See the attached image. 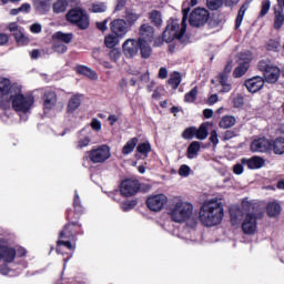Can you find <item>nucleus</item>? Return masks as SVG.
I'll return each mask as SVG.
<instances>
[{"instance_id": "nucleus-61", "label": "nucleus", "mask_w": 284, "mask_h": 284, "mask_svg": "<svg viewBox=\"0 0 284 284\" xmlns=\"http://www.w3.org/2000/svg\"><path fill=\"white\" fill-rule=\"evenodd\" d=\"M21 28H19V24H17V22H11L8 24V30L10 32H12V34H14L16 32H18Z\"/></svg>"}, {"instance_id": "nucleus-54", "label": "nucleus", "mask_w": 284, "mask_h": 284, "mask_svg": "<svg viewBox=\"0 0 284 284\" xmlns=\"http://www.w3.org/2000/svg\"><path fill=\"white\" fill-rule=\"evenodd\" d=\"M271 7H272V2H270V0H264L262 2V9L260 12V17H265V14H267V12H270Z\"/></svg>"}, {"instance_id": "nucleus-34", "label": "nucleus", "mask_w": 284, "mask_h": 284, "mask_svg": "<svg viewBox=\"0 0 284 284\" xmlns=\"http://www.w3.org/2000/svg\"><path fill=\"white\" fill-rule=\"evenodd\" d=\"M136 143H139V139L133 138L129 140L125 145L122 149L123 154H132L134 152V149L136 148Z\"/></svg>"}, {"instance_id": "nucleus-24", "label": "nucleus", "mask_w": 284, "mask_h": 284, "mask_svg": "<svg viewBox=\"0 0 284 284\" xmlns=\"http://www.w3.org/2000/svg\"><path fill=\"white\" fill-rule=\"evenodd\" d=\"M70 6V0H55L52 4V10L54 14H63L68 7Z\"/></svg>"}, {"instance_id": "nucleus-6", "label": "nucleus", "mask_w": 284, "mask_h": 284, "mask_svg": "<svg viewBox=\"0 0 284 284\" xmlns=\"http://www.w3.org/2000/svg\"><path fill=\"white\" fill-rule=\"evenodd\" d=\"M58 254H70L72 252V225L68 224L60 233L57 246Z\"/></svg>"}, {"instance_id": "nucleus-29", "label": "nucleus", "mask_w": 284, "mask_h": 284, "mask_svg": "<svg viewBox=\"0 0 284 284\" xmlns=\"http://www.w3.org/2000/svg\"><path fill=\"white\" fill-rule=\"evenodd\" d=\"M266 212L271 217L278 216V214H281V204L276 201L270 202L267 204Z\"/></svg>"}, {"instance_id": "nucleus-48", "label": "nucleus", "mask_w": 284, "mask_h": 284, "mask_svg": "<svg viewBox=\"0 0 284 284\" xmlns=\"http://www.w3.org/2000/svg\"><path fill=\"white\" fill-rule=\"evenodd\" d=\"M206 3L210 10H219L223 6V0H207Z\"/></svg>"}, {"instance_id": "nucleus-30", "label": "nucleus", "mask_w": 284, "mask_h": 284, "mask_svg": "<svg viewBox=\"0 0 284 284\" xmlns=\"http://www.w3.org/2000/svg\"><path fill=\"white\" fill-rule=\"evenodd\" d=\"M233 125H236V118L232 115H225L220 121V128L223 130H227V128H233Z\"/></svg>"}, {"instance_id": "nucleus-52", "label": "nucleus", "mask_w": 284, "mask_h": 284, "mask_svg": "<svg viewBox=\"0 0 284 284\" xmlns=\"http://www.w3.org/2000/svg\"><path fill=\"white\" fill-rule=\"evenodd\" d=\"M191 172H192V169L186 164H182L179 169V174L181 176H183L184 179H187V176H190Z\"/></svg>"}, {"instance_id": "nucleus-12", "label": "nucleus", "mask_w": 284, "mask_h": 284, "mask_svg": "<svg viewBox=\"0 0 284 284\" xmlns=\"http://www.w3.org/2000/svg\"><path fill=\"white\" fill-rule=\"evenodd\" d=\"M6 241L0 237V254L3 263H12L17 257V250L14 247L3 244Z\"/></svg>"}, {"instance_id": "nucleus-2", "label": "nucleus", "mask_w": 284, "mask_h": 284, "mask_svg": "<svg viewBox=\"0 0 284 284\" xmlns=\"http://www.w3.org/2000/svg\"><path fill=\"white\" fill-rule=\"evenodd\" d=\"M223 202L220 199L205 201L200 209V221L205 227H214L223 221Z\"/></svg>"}, {"instance_id": "nucleus-44", "label": "nucleus", "mask_w": 284, "mask_h": 284, "mask_svg": "<svg viewBox=\"0 0 284 284\" xmlns=\"http://www.w3.org/2000/svg\"><path fill=\"white\" fill-rule=\"evenodd\" d=\"M8 265H10V263L6 262L0 265V274H2V276H14V271Z\"/></svg>"}, {"instance_id": "nucleus-56", "label": "nucleus", "mask_w": 284, "mask_h": 284, "mask_svg": "<svg viewBox=\"0 0 284 284\" xmlns=\"http://www.w3.org/2000/svg\"><path fill=\"white\" fill-rule=\"evenodd\" d=\"M109 57L111 61H119V59H121V51L119 49H112Z\"/></svg>"}, {"instance_id": "nucleus-62", "label": "nucleus", "mask_w": 284, "mask_h": 284, "mask_svg": "<svg viewBox=\"0 0 284 284\" xmlns=\"http://www.w3.org/2000/svg\"><path fill=\"white\" fill-rule=\"evenodd\" d=\"M97 28H98V30H101V32H105V30H108V20L98 22Z\"/></svg>"}, {"instance_id": "nucleus-28", "label": "nucleus", "mask_w": 284, "mask_h": 284, "mask_svg": "<svg viewBox=\"0 0 284 284\" xmlns=\"http://www.w3.org/2000/svg\"><path fill=\"white\" fill-rule=\"evenodd\" d=\"M52 41H58L60 43H64L67 45L72 41V34L71 33H63L62 31H58L53 33Z\"/></svg>"}, {"instance_id": "nucleus-47", "label": "nucleus", "mask_w": 284, "mask_h": 284, "mask_svg": "<svg viewBox=\"0 0 284 284\" xmlns=\"http://www.w3.org/2000/svg\"><path fill=\"white\" fill-rule=\"evenodd\" d=\"M245 6L241 7L239 10L236 20H235V28L239 29L241 28V23H243V17H245Z\"/></svg>"}, {"instance_id": "nucleus-55", "label": "nucleus", "mask_w": 284, "mask_h": 284, "mask_svg": "<svg viewBox=\"0 0 284 284\" xmlns=\"http://www.w3.org/2000/svg\"><path fill=\"white\" fill-rule=\"evenodd\" d=\"M242 210L244 212H252V210H254V203L247 199H244L242 201Z\"/></svg>"}, {"instance_id": "nucleus-19", "label": "nucleus", "mask_w": 284, "mask_h": 284, "mask_svg": "<svg viewBox=\"0 0 284 284\" xmlns=\"http://www.w3.org/2000/svg\"><path fill=\"white\" fill-rule=\"evenodd\" d=\"M272 150V142L265 138H258L252 141L251 152H267Z\"/></svg>"}, {"instance_id": "nucleus-50", "label": "nucleus", "mask_w": 284, "mask_h": 284, "mask_svg": "<svg viewBox=\"0 0 284 284\" xmlns=\"http://www.w3.org/2000/svg\"><path fill=\"white\" fill-rule=\"evenodd\" d=\"M134 207H136V200L126 201L121 204L123 212H130V210H133Z\"/></svg>"}, {"instance_id": "nucleus-27", "label": "nucleus", "mask_w": 284, "mask_h": 284, "mask_svg": "<svg viewBox=\"0 0 284 284\" xmlns=\"http://www.w3.org/2000/svg\"><path fill=\"white\" fill-rule=\"evenodd\" d=\"M150 43H152V41H139V50L142 59H150L152 54V47H150Z\"/></svg>"}, {"instance_id": "nucleus-17", "label": "nucleus", "mask_w": 284, "mask_h": 284, "mask_svg": "<svg viewBox=\"0 0 284 284\" xmlns=\"http://www.w3.org/2000/svg\"><path fill=\"white\" fill-rule=\"evenodd\" d=\"M244 85L248 92H251L252 94H256V92L263 90V87L265 85V80L261 77H253L246 80Z\"/></svg>"}, {"instance_id": "nucleus-8", "label": "nucleus", "mask_w": 284, "mask_h": 284, "mask_svg": "<svg viewBox=\"0 0 284 284\" xmlns=\"http://www.w3.org/2000/svg\"><path fill=\"white\" fill-rule=\"evenodd\" d=\"M110 156H112V153L106 144H102L88 152V158L91 163H105Z\"/></svg>"}, {"instance_id": "nucleus-51", "label": "nucleus", "mask_w": 284, "mask_h": 284, "mask_svg": "<svg viewBox=\"0 0 284 284\" xmlns=\"http://www.w3.org/2000/svg\"><path fill=\"white\" fill-rule=\"evenodd\" d=\"M90 125H91V129H92L94 132H101V130H102V128H103V124H102V123L100 122V120L97 119V118H93V119L91 120Z\"/></svg>"}, {"instance_id": "nucleus-11", "label": "nucleus", "mask_w": 284, "mask_h": 284, "mask_svg": "<svg viewBox=\"0 0 284 284\" xmlns=\"http://www.w3.org/2000/svg\"><path fill=\"white\" fill-rule=\"evenodd\" d=\"M122 52L128 59H134L139 54V39H128L122 44Z\"/></svg>"}, {"instance_id": "nucleus-5", "label": "nucleus", "mask_w": 284, "mask_h": 284, "mask_svg": "<svg viewBox=\"0 0 284 284\" xmlns=\"http://www.w3.org/2000/svg\"><path fill=\"white\" fill-rule=\"evenodd\" d=\"M79 3L80 0H73L72 23L80 30H88L90 28V17H88V12Z\"/></svg>"}, {"instance_id": "nucleus-45", "label": "nucleus", "mask_w": 284, "mask_h": 284, "mask_svg": "<svg viewBox=\"0 0 284 284\" xmlns=\"http://www.w3.org/2000/svg\"><path fill=\"white\" fill-rule=\"evenodd\" d=\"M105 10H108V7L103 2L93 3L90 8L91 12H105Z\"/></svg>"}, {"instance_id": "nucleus-1", "label": "nucleus", "mask_w": 284, "mask_h": 284, "mask_svg": "<svg viewBox=\"0 0 284 284\" xmlns=\"http://www.w3.org/2000/svg\"><path fill=\"white\" fill-rule=\"evenodd\" d=\"M0 108L1 110L12 108L18 114H30L34 108V97L24 95L21 87L12 84L8 78L0 77Z\"/></svg>"}, {"instance_id": "nucleus-13", "label": "nucleus", "mask_w": 284, "mask_h": 284, "mask_svg": "<svg viewBox=\"0 0 284 284\" xmlns=\"http://www.w3.org/2000/svg\"><path fill=\"white\" fill-rule=\"evenodd\" d=\"M240 59L243 62H240V65L233 72V77H235V79L243 77V74L247 72L250 68V61H252V53L250 52L241 53Z\"/></svg>"}, {"instance_id": "nucleus-15", "label": "nucleus", "mask_w": 284, "mask_h": 284, "mask_svg": "<svg viewBox=\"0 0 284 284\" xmlns=\"http://www.w3.org/2000/svg\"><path fill=\"white\" fill-rule=\"evenodd\" d=\"M110 29L113 32V34L120 37V39H122V37H124L125 33L130 31V29L128 28V22L123 19L113 20L110 23Z\"/></svg>"}, {"instance_id": "nucleus-7", "label": "nucleus", "mask_w": 284, "mask_h": 284, "mask_svg": "<svg viewBox=\"0 0 284 284\" xmlns=\"http://www.w3.org/2000/svg\"><path fill=\"white\" fill-rule=\"evenodd\" d=\"M258 70L263 72L264 81H266V83H276L281 77V69L271 63L270 60H261Z\"/></svg>"}, {"instance_id": "nucleus-20", "label": "nucleus", "mask_w": 284, "mask_h": 284, "mask_svg": "<svg viewBox=\"0 0 284 284\" xmlns=\"http://www.w3.org/2000/svg\"><path fill=\"white\" fill-rule=\"evenodd\" d=\"M139 41H154V27L144 23L139 28Z\"/></svg>"}, {"instance_id": "nucleus-16", "label": "nucleus", "mask_w": 284, "mask_h": 284, "mask_svg": "<svg viewBox=\"0 0 284 284\" xmlns=\"http://www.w3.org/2000/svg\"><path fill=\"white\" fill-rule=\"evenodd\" d=\"M257 227L256 215L252 213L246 214L242 223L244 234H256Z\"/></svg>"}, {"instance_id": "nucleus-60", "label": "nucleus", "mask_w": 284, "mask_h": 284, "mask_svg": "<svg viewBox=\"0 0 284 284\" xmlns=\"http://www.w3.org/2000/svg\"><path fill=\"white\" fill-rule=\"evenodd\" d=\"M210 141L213 145H219V133L215 130L211 132Z\"/></svg>"}, {"instance_id": "nucleus-37", "label": "nucleus", "mask_w": 284, "mask_h": 284, "mask_svg": "<svg viewBox=\"0 0 284 284\" xmlns=\"http://www.w3.org/2000/svg\"><path fill=\"white\" fill-rule=\"evenodd\" d=\"M273 151L275 154H284V138H277L273 142Z\"/></svg>"}, {"instance_id": "nucleus-39", "label": "nucleus", "mask_w": 284, "mask_h": 284, "mask_svg": "<svg viewBox=\"0 0 284 284\" xmlns=\"http://www.w3.org/2000/svg\"><path fill=\"white\" fill-rule=\"evenodd\" d=\"M119 39H121V37L114 36V34H109L105 37L104 43H105L106 48H115V45H119Z\"/></svg>"}, {"instance_id": "nucleus-64", "label": "nucleus", "mask_w": 284, "mask_h": 284, "mask_svg": "<svg viewBox=\"0 0 284 284\" xmlns=\"http://www.w3.org/2000/svg\"><path fill=\"white\" fill-rule=\"evenodd\" d=\"M31 6H30V3H23V4H21V7H19V10H20V12H30V10H31Z\"/></svg>"}, {"instance_id": "nucleus-21", "label": "nucleus", "mask_w": 284, "mask_h": 284, "mask_svg": "<svg viewBox=\"0 0 284 284\" xmlns=\"http://www.w3.org/2000/svg\"><path fill=\"white\" fill-rule=\"evenodd\" d=\"M53 108H57V93L54 91H47L43 95L44 114H48Z\"/></svg>"}, {"instance_id": "nucleus-63", "label": "nucleus", "mask_w": 284, "mask_h": 284, "mask_svg": "<svg viewBox=\"0 0 284 284\" xmlns=\"http://www.w3.org/2000/svg\"><path fill=\"white\" fill-rule=\"evenodd\" d=\"M277 48H281V44H278V42L271 40L267 43V50H276Z\"/></svg>"}, {"instance_id": "nucleus-33", "label": "nucleus", "mask_w": 284, "mask_h": 284, "mask_svg": "<svg viewBox=\"0 0 284 284\" xmlns=\"http://www.w3.org/2000/svg\"><path fill=\"white\" fill-rule=\"evenodd\" d=\"M136 152H139V154H142L144 155L145 159H148V154L152 152V145L150 144V142H141L136 146Z\"/></svg>"}, {"instance_id": "nucleus-9", "label": "nucleus", "mask_w": 284, "mask_h": 284, "mask_svg": "<svg viewBox=\"0 0 284 284\" xmlns=\"http://www.w3.org/2000/svg\"><path fill=\"white\" fill-rule=\"evenodd\" d=\"M210 19V11L203 8L194 9L190 14V26L193 28H201L206 24Z\"/></svg>"}, {"instance_id": "nucleus-43", "label": "nucleus", "mask_w": 284, "mask_h": 284, "mask_svg": "<svg viewBox=\"0 0 284 284\" xmlns=\"http://www.w3.org/2000/svg\"><path fill=\"white\" fill-rule=\"evenodd\" d=\"M182 136L186 140V141H191V139H194V136H196V128L191 126L187 128L183 131Z\"/></svg>"}, {"instance_id": "nucleus-26", "label": "nucleus", "mask_w": 284, "mask_h": 284, "mask_svg": "<svg viewBox=\"0 0 284 284\" xmlns=\"http://www.w3.org/2000/svg\"><path fill=\"white\" fill-rule=\"evenodd\" d=\"M199 152H201V142L193 141L187 148L186 156L187 159H196Z\"/></svg>"}, {"instance_id": "nucleus-18", "label": "nucleus", "mask_w": 284, "mask_h": 284, "mask_svg": "<svg viewBox=\"0 0 284 284\" xmlns=\"http://www.w3.org/2000/svg\"><path fill=\"white\" fill-rule=\"evenodd\" d=\"M232 72V62H229L224 69V72L220 74L217 81L222 85L221 92H230L232 84L230 83L229 74Z\"/></svg>"}, {"instance_id": "nucleus-59", "label": "nucleus", "mask_w": 284, "mask_h": 284, "mask_svg": "<svg viewBox=\"0 0 284 284\" xmlns=\"http://www.w3.org/2000/svg\"><path fill=\"white\" fill-rule=\"evenodd\" d=\"M30 30L33 34H39L41 33L42 27L40 23H33L31 24Z\"/></svg>"}, {"instance_id": "nucleus-53", "label": "nucleus", "mask_w": 284, "mask_h": 284, "mask_svg": "<svg viewBox=\"0 0 284 284\" xmlns=\"http://www.w3.org/2000/svg\"><path fill=\"white\" fill-rule=\"evenodd\" d=\"M74 209L77 214H81L83 212V206L81 205V200L79 199V193H74V202H73Z\"/></svg>"}, {"instance_id": "nucleus-57", "label": "nucleus", "mask_w": 284, "mask_h": 284, "mask_svg": "<svg viewBox=\"0 0 284 284\" xmlns=\"http://www.w3.org/2000/svg\"><path fill=\"white\" fill-rule=\"evenodd\" d=\"M91 142L92 140L90 139V136H85L78 142L77 146L80 149L88 148V145H90Z\"/></svg>"}, {"instance_id": "nucleus-31", "label": "nucleus", "mask_w": 284, "mask_h": 284, "mask_svg": "<svg viewBox=\"0 0 284 284\" xmlns=\"http://www.w3.org/2000/svg\"><path fill=\"white\" fill-rule=\"evenodd\" d=\"M149 19L153 26H156L160 28V26H163V17L161 16V12L154 10L149 13Z\"/></svg>"}, {"instance_id": "nucleus-10", "label": "nucleus", "mask_w": 284, "mask_h": 284, "mask_svg": "<svg viewBox=\"0 0 284 284\" xmlns=\"http://www.w3.org/2000/svg\"><path fill=\"white\" fill-rule=\"evenodd\" d=\"M168 195L160 193L155 195H150L146 199V206L151 212H161L165 205L169 203Z\"/></svg>"}, {"instance_id": "nucleus-14", "label": "nucleus", "mask_w": 284, "mask_h": 284, "mask_svg": "<svg viewBox=\"0 0 284 284\" xmlns=\"http://www.w3.org/2000/svg\"><path fill=\"white\" fill-rule=\"evenodd\" d=\"M120 192L122 196H134L139 192V181L125 180L121 183Z\"/></svg>"}, {"instance_id": "nucleus-35", "label": "nucleus", "mask_w": 284, "mask_h": 284, "mask_svg": "<svg viewBox=\"0 0 284 284\" xmlns=\"http://www.w3.org/2000/svg\"><path fill=\"white\" fill-rule=\"evenodd\" d=\"M181 81H182L181 73H179V72H173V73L170 75L169 85H170L173 90H176V88H179V85H181Z\"/></svg>"}, {"instance_id": "nucleus-42", "label": "nucleus", "mask_w": 284, "mask_h": 284, "mask_svg": "<svg viewBox=\"0 0 284 284\" xmlns=\"http://www.w3.org/2000/svg\"><path fill=\"white\" fill-rule=\"evenodd\" d=\"M199 94V89L193 88L189 93L185 94L184 101L185 103H194L196 101V95Z\"/></svg>"}, {"instance_id": "nucleus-58", "label": "nucleus", "mask_w": 284, "mask_h": 284, "mask_svg": "<svg viewBox=\"0 0 284 284\" xmlns=\"http://www.w3.org/2000/svg\"><path fill=\"white\" fill-rule=\"evenodd\" d=\"M243 163L241 164V163H237V164H235L234 166H233V172L235 173V174H237V175H241V174H243V172H244V168H243Z\"/></svg>"}, {"instance_id": "nucleus-41", "label": "nucleus", "mask_w": 284, "mask_h": 284, "mask_svg": "<svg viewBox=\"0 0 284 284\" xmlns=\"http://www.w3.org/2000/svg\"><path fill=\"white\" fill-rule=\"evenodd\" d=\"M85 100V95L81 93H75L72 98V110H78L81 106V103Z\"/></svg>"}, {"instance_id": "nucleus-3", "label": "nucleus", "mask_w": 284, "mask_h": 284, "mask_svg": "<svg viewBox=\"0 0 284 284\" xmlns=\"http://www.w3.org/2000/svg\"><path fill=\"white\" fill-rule=\"evenodd\" d=\"M183 18L182 20L171 18L168 21L166 28L162 33V39L165 43H172V41H182L185 36V31L187 30V14H190V8H184L182 10Z\"/></svg>"}, {"instance_id": "nucleus-49", "label": "nucleus", "mask_w": 284, "mask_h": 284, "mask_svg": "<svg viewBox=\"0 0 284 284\" xmlns=\"http://www.w3.org/2000/svg\"><path fill=\"white\" fill-rule=\"evenodd\" d=\"M245 101L243 99V95L241 94H233V105L234 108H243Z\"/></svg>"}, {"instance_id": "nucleus-23", "label": "nucleus", "mask_w": 284, "mask_h": 284, "mask_svg": "<svg viewBox=\"0 0 284 284\" xmlns=\"http://www.w3.org/2000/svg\"><path fill=\"white\" fill-rule=\"evenodd\" d=\"M52 6V0H33V8L40 14H45L50 12V8Z\"/></svg>"}, {"instance_id": "nucleus-4", "label": "nucleus", "mask_w": 284, "mask_h": 284, "mask_svg": "<svg viewBox=\"0 0 284 284\" xmlns=\"http://www.w3.org/2000/svg\"><path fill=\"white\" fill-rule=\"evenodd\" d=\"M169 215L174 223H185L192 217L194 206L192 203L184 201L181 196H173L169 201Z\"/></svg>"}, {"instance_id": "nucleus-32", "label": "nucleus", "mask_w": 284, "mask_h": 284, "mask_svg": "<svg viewBox=\"0 0 284 284\" xmlns=\"http://www.w3.org/2000/svg\"><path fill=\"white\" fill-rule=\"evenodd\" d=\"M139 13L134 12V10L132 9H128L125 11V22L128 23V26H134V23H136V21H139Z\"/></svg>"}, {"instance_id": "nucleus-36", "label": "nucleus", "mask_w": 284, "mask_h": 284, "mask_svg": "<svg viewBox=\"0 0 284 284\" xmlns=\"http://www.w3.org/2000/svg\"><path fill=\"white\" fill-rule=\"evenodd\" d=\"M283 22H284L283 10H275V17H274L275 30H281V28H283Z\"/></svg>"}, {"instance_id": "nucleus-46", "label": "nucleus", "mask_w": 284, "mask_h": 284, "mask_svg": "<svg viewBox=\"0 0 284 284\" xmlns=\"http://www.w3.org/2000/svg\"><path fill=\"white\" fill-rule=\"evenodd\" d=\"M13 36L17 43H28V38L23 34V29L16 31Z\"/></svg>"}, {"instance_id": "nucleus-22", "label": "nucleus", "mask_w": 284, "mask_h": 284, "mask_svg": "<svg viewBox=\"0 0 284 284\" xmlns=\"http://www.w3.org/2000/svg\"><path fill=\"white\" fill-rule=\"evenodd\" d=\"M242 164L246 165L248 170H261L265 165V160L261 156H253L251 159H242Z\"/></svg>"}, {"instance_id": "nucleus-40", "label": "nucleus", "mask_w": 284, "mask_h": 284, "mask_svg": "<svg viewBox=\"0 0 284 284\" xmlns=\"http://www.w3.org/2000/svg\"><path fill=\"white\" fill-rule=\"evenodd\" d=\"M195 136L200 141H205V139H207V124H201V126L196 129Z\"/></svg>"}, {"instance_id": "nucleus-25", "label": "nucleus", "mask_w": 284, "mask_h": 284, "mask_svg": "<svg viewBox=\"0 0 284 284\" xmlns=\"http://www.w3.org/2000/svg\"><path fill=\"white\" fill-rule=\"evenodd\" d=\"M75 72H78V74H83L84 77H88V79H91L92 81H97V79H99V75H97V72H94V70L85 65H78L75 68Z\"/></svg>"}, {"instance_id": "nucleus-38", "label": "nucleus", "mask_w": 284, "mask_h": 284, "mask_svg": "<svg viewBox=\"0 0 284 284\" xmlns=\"http://www.w3.org/2000/svg\"><path fill=\"white\" fill-rule=\"evenodd\" d=\"M52 50L58 54H65L68 52V45L63 44V42H59L57 40H52Z\"/></svg>"}]
</instances>
